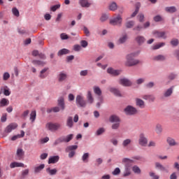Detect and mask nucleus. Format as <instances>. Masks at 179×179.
Here are the masks:
<instances>
[{
    "label": "nucleus",
    "mask_w": 179,
    "mask_h": 179,
    "mask_svg": "<svg viewBox=\"0 0 179 179\" xmlns=\"http://www.w3.org/2000/svg\"><path fill=\"white\" fill-rule=\"evenodd\" d=\"M139 54H141L140 50L127 55L126 61L124 62L125 66H135L139 65V64H141V60L135 59V57L139 55Z\"/></svg>",
    "instance_id": "obj_1"
},
{
    "label": "nucleus",
    "mask_w": 179,
    "mask_h": 179,
    "mask_svg": "<svg viewBox=\"0 0 179 179\" xmlns=\"http://www.w3.org/2000/svg\"><path fill=\"white\" fill-rule=\"evenodd\" d=\"M109 122H111V129L118 131L121 126V119L117 115H112L109 117Z\"/></svg>",
    "instance_id": "obj_2"
},
{
    "label": "nucleus",
    "mask_w": 179,
    "mask_h": 179,
    "mask_svg": "<svg viewBox=\"0 0 179 179\" xmlns=\"http://www.w3.org/2000/svg\"><path fill=\"white\" fill-rule=\"evenodd\" d=\"M73 139V134H68L67 136H62L57 138L53 143V146H58L59 143H68Z\"/></svg>",
    "instance_id": "obj_3"
},
{
    "label": "nucleus",
    "mask_w": 179,
    "mask_h": 179,
    "mask_svg": "<svg viewBox=\"0 0 179 179\" xmlns=\"http://www.w3.org/2000/svg\"><path fill=\"white\" fill-rule=\"evenodd\" d=\"M76 103L77 107H81L82 108H86L87 106V101L85 99L83 95H77L76 98Z\"/></svg>",
    "instance_id": "obj_4"
},
{
    "label": "nucleus",
    "mask_w": 179,
    "mask_h": 179,
    "mask_svg": "<svg viewBox=\"0 0 179 179\" xmlns=\"http://www.w3.org/2000/svg\"><path fill=\"white\" fill-rule=\"evenodd\" d=\"M46 128L48 131L54 132L58 131V129H61V124L49 122L46 124Z\"/></svg>",
    "instance_id": "obj_5"
},
{
    "label": "nucleus",
    "mask_w": 179,
    "mask_h": 179,
    "mask_svg": "<svg viewBox=\"0 0 179 179\" xmlns=\"http://www.w3.org/2000/svg\"><path fill=\"white\" fill-rule=\"evenodd\" d=\"M124 114H126V115H135L136 114L138 113V110L136 109V108L129 105L127 106L124 109Z\"/></svg>",
    "instance_id": "obj_6"
},
{
    "label": "nucleus",
    "mask_w": 179,
    "mask_h": 179,
    "mask_svg": "<svg viewBox=\"0 0 179 179\" xmlns=\"http://www.w3.org/2000/svg\"><path fill=\"white\" fill-rule=\"evenodd\" d=\"M68 80V73L66 71H60L57 74V82L59 83H65Z\"/></svg>",
    "instance_id": "obj_7"
},
{
    "label": "nucleus",
    "mask_w": 179,
    "mask_h": 179,
    "mask_svg": "<svg viewBox=\"0 0 179 179\" xmlns=\"http://www.w3.org/2000/svg\"><path fill=\"white\" fill-rule=\"evenodd\" d=\"M110 24L112 26H121L122 24V17L120 15H117L110 20Z\"/></svg>",
    "instance_id": "obj_8"
},
{
    "label": "nucleus",
    "mask_w": 179,
    "mask_h": 179,
    "mask_svg": "<svg viewBox=\"0 0 179 179\" xmlns=\"http://www.w3.org/2000/svg\"><path fill=\"white\" fill-rule=\"evenodd\" d=\"M118 83L124 87H131L132 86V81L127 78H121L118 80Z\"/></svg>",
    "instance_id": "obj_9"
},
{
    "label": "nucleus",
    "mask_w": 179,
    "mask_h": 179,
    "mask_svg": "<svg viewBox=\"0 0 179 179\" xmlns=\"http://www.w3.org/2000/svg\"><path fill=\"white\" fill-rule=\"evenodd\" d=\"M170 166L166 165V166H163L160 162H156L155 163V169L157 170H159L160 171H164V173H169V169Z\"/></svg>",
    "instance_id": "obj_10"
},
{
    "label": "nucleus",
    "mask_w": 179,
    "mask_h": 179,
    "mask_svg": "<svg viewBox=\"0 0 179 179\" xmlns=\"http://www.w3.org/2000/svg\"><path fill=\"white\" fill-rule=\"evenodd\" d=\"M138 144L140 145V146H146V145H148V138H146L145 134H140L138 138Z\"/></svg>",
    "instance_id": "obj_11"
},
{
    "label": "nucleus",
    "mask_w": 179,
    "mask_h": 179,
    "mask_svg": "<svg viewBox=\"0 0 179 179\" xmlns=\"http://www.w3.org/2000/svg\"><path fill=\"white\" fill-rule=\"evenodd\" d=\"M152 34L154 37H156V38H163L164 40L167 38V35L164 31H154Z\"/></svg>",
    "instance_id": "obj_12"
},
{
    "label": "nucleus",
    "mask_w": 179,
    "mask_h": 179,
    "mask_svg": "<svg viewBox=\"0 0 179 179\" xmlns=\"http://www.w3.org/2000/svg\"><path fill=\"white\" fill-rule=\"evenodd\" d=\"M108 90L109 92H110V93H112V94H114V96H115L116 97L122 96V94H121V91L118 88L114 87H109Z\"/></svg>",
    "instance_id": "obj_13"
},
{
    "label": "nucleus",
    "mask_w": 179,
    "mask_h": 179,
    "mask_svg": "<svg viewBox=\"0 0 179 179\" xmlns=\"http://www.w3.org/2000/svg\"><path fill=\"white\" fill-rule=\"evenodd\" d=\"M142 99L149 101L150 103H155V101H156V96L154 94H144L143 95Z\"/></svg>",
    "instance_id": "obj_14"
},
{
    "label": "nucleus",
    "mask_w": 179,
    "mask_h": 179,
    "mask_svg": "<svg viewBox=\"0 0 179 179\" xmlns=\"http://www.w3.org/2000/svg\"><path fill=\"white\" fill-rule=\"evenodd\" d=\"M107 72L108 73H109V75H112V76H120V75H121V70H117V69H114L113 68H108L107 69Z\"/></svg>",
    "instance_id": "obj_15"
},
{
    "label": "nucleus",
    "mask_w": 179,
    "mask_h": 179,
    "mask_svg": "<svg viewBox=\"0 0 179 179\" xmlns=\"http://www.w3.org/2000/svg\"><path fill=\"white\" fill-rule=\"evenodd\" d=\"M131 143H132V139L126 138L122 141V146L123 149H128V148H129V146H131Z\"/></svg>",
    "instance_id": "obj_16"
},
{
    "label": "nucleus",
    "mask_w": 179,
    "mask_h": 179,
    "mask_svg": "<svg viewBox=\"0 0 179 179\" xmlns=\"http://www.w3.org/2000/svg\"><path fill=\"white\" fill-rule=\"evenodd\" d=\"M122 163H124V167L131 169V167H132L134 160L129 158H124L122 159Z\"/></svg>",
    "instance_id": "obj_17"
},
{
    "label": "nucleus",
    "mask_w": 179,
    "mask_h": 179,
    "mask_svg": "<svg viewBox=\"0 0 179 179\" xmlns=\"http://www.w3.org/2000/svg\"><path fill=\"white\" fill-rule=\"evenodd\" d=\"M57 106H59L60 110L64 111L65 110V99L63 96H60L57 100Z\"/></svg>",
    "instance_id": "obj_18"
},
{
    "label": "nucleus",
    "mask_w": 179,
    "mask_h": 179,
    "mask_svg": "<svg viewBox=\"0 0 179 179\" xmlns=\"http://www.w3.org/2000/svg\"><path fill=\"white\" fill-rule=\"evenodd\" d=\"M126 22L124 23V27L126 29H132L135 26V21L129 20V17L126 18Z\"/></svg>",
    "instance_id": "obj_19"
},
{
    "label": "nucleus",
    "mask_w": 179,
    "mask_h": 179,
    "mask_svg": "<svg viewBox=\"0 0 179 179\" xmlns=\"http://www.w3.org/2000/svg\"><path fill=\"white\" fill-rule=\"evenodd\" d=\"M16 128H17V124L11 123L6 127L5 132H6V134H10V132H12V131H13V129H16Z\"/></svg>",
    "instance_id": "obj_20"
},
{
    "label": "nucleus",
    "mask_w": 179,
    "mask_h": 179,
    "mask_svg": "<svg viewBox=\"0 0 179 179\" xmlns=\"http://www.w3.org/2000/svg\"><path fill=\"white\" fill-rule=\"evenodd\" d=\"M173 92H174V86H171L165 90L163 93V96L165 98L170 97L171 94H173Z\"/></svg>",
    "instance_id": "obj_21"
},
{
    "label": "nucleus",
    "mask_w": 179,
    "mask_h": 179,
    "mask_svg": "<svg viewBox=\"0 0 179 179\" xmlns=\"http://www.w3.org/2000/svg\"><path fill=\"white\" fill-rule=\"evenodd\" d=\"M136 106L139 108H145V107H146V105L145 104V101L139 98L136 99Z\"/></svg>",
    "instance_id": "obj_22"
},
{
    "label": "nucleus",
    "mask_w": 179,
    "mask_h": 179,
    "mask_svg": "<svg viewBox=\"0 0 179 179\" xmlns=\"http://www.w3.org/2000/svg\"><path fill=\"white\" fill-rule=\"evenodd\" d=\"M166 142L169 146H178V142L176 141V140L171 137H168L166 138Z\"/></svg>",
    "instance_id": "obj_23"
},
{
    "label": "nucleus",
    "mask_w": 179,
    "mask_h": 179,
    "mask_svg": "<svg viewBox=\"0 0 179 179\" xmlns=\"http://www.w3.org/2000/svg\"><path fill=\"white\" fill-rule=\"evenodd\" d=\"M49 69H50L48 67H45L39 73L38 78L41 79H45V78H47V71Z\"/></svg>",
    "instance_id": "obj_24"
},
{
    "label": "nucleus",
    "mask_w": 179,
    "mask_h": 179,
    "mask_svg": "<svg viewBox=\"0 0 179 179\" xmlns=\"http://www.w3.org/2000/svg\"><path fill=\"white\" fill-rule=\"evenodd\" d=\"M59 161V156H52L48 159V164H55V163H58Z\"/></svg>",
    "instance_id": "obj_25"
},
{
    "label": "nucleus",
    "mask_w": 179,
    "mask_h": 179,
    "mask_svg": "<svg viewBox=\"0 0 179 179\" xmlns=\"http://www.w3.org/2000/svg\"><path fill=\"white\" fill-rule=\"evenodd\" d=\"M78 3L82 8H90V6L92 5L89 3V0H79Z\"/></svg>",
    "instance_id": "obj_26"
},
{
    "label": "nucleus",
    "mask_w": 179,
    "mask_h": 179,
    "mask_svg": "<svg viewBox=\"0 0 179 179\" xmlns=\"http://www.w3.org/2000/svg\"><path fill=\"white\" fill-rule=\"evenodd\" d=\"M31 63L34 66H44L47 64L45 62L37 59L32 60Z\"/></svg>",
    "instance_id": "obj_27"
},
{
    "label": "nucleus",
    "mask_w": 179,
    "mask_h": 179,
    "mask_svg": "<svg viewBox=\"0 0 179 179\" xmlns=\"http://www.w3.org/2000/svg\"><path fill=\"white\" fill-rule=\"evenodd\" d=\"M87 101L88 104H93L94 103V98H93V95L90 91H88L87 93Z\"/></svg>",
    "instance_id": "obj_28"
},
{
    "label": "nucleus",
    "mask_w": 179,
    "mask_h": 179,
    "mask_svg": "<svg viewBox=\"0 0 179 179\" xmlns=\"http://www.w3.org/2000/svg\"><path fill=\"white\" fill-rule=\"evenodd\" d=\"M164 10L166 13H176L177 12V7L174 6L165 7Z\"/></svg>",
    "instance_id": "obj_29"
},
{
    "label": "nucleus",
    "mask_w": 179,
    "mask_h": 179,
    "mask_svg": "<svg viewBox=\"0 0 179 179\" xmlns=\"http://www.w3.org/2000/svg\"><path fill=\"white\" fill-rule=\"evenodd\" d=\"M166 58L167 57L164 55H157L153 57V59L154 61L162 62L163 61H166Z\"/></svg>",
    "instance_id": "obj_30"
},
{
    "label": "nucleus",
    "mask_w": 179,
    "mask_h": 179,
    "mask_svg": "<svg viewBox=\"0 0 179 179\" xmlns=\"http://www.w3.org/2000/svg\"><path fill=\"white\" fill-rule=\"evenodd\" d=\"M66 125L68 128H73V118L71 116L67 117Z\"/></svg>",
    "instance_id": "obj_31"
},
{
    "label": "nucleus",
    "mask_w": 179,
    "mask_h": 179,
    "mask_svg": "<svg viewBox=\"0 0 179 179\" xmlns=\"http://www.w3.org/2000/svg\"><path fill=\"white\" fill-rule=\"evenodd\" d=\"M155 132L157 135H162V133L163 132V126L161 124L157 123L155 125Z\"/></svg>",
    "instance_id": "obj_32"
},
{
    "label": "nucleus",
    "mask_w": 179,
    "mask_h": 179,
    "mask_svg": "<svg viewBox=\"0 0 179 179\" xmlns=\"http://www.w3.org/2000/svg\"><path fill=\"white\" fill-rule=\"evenodd\" d=\"M46 173L49 174V176H56L57 173H58V170L57 168L50 169V167L46 169Z\"/></svg>",
    "instance_id": "obj_33"
},
{
    "label": "nucleus",
    "mask_w": 179,
    "mask_h": 179,
    "mask_svg": "<svg viewBox=\"0 0 179 179\" xmlns=\"http://www.w3.org/2000/svg\"><path fill=\"white\" fill-rule=\"evenodd\" d=\"M3 93L4 96H10V91L8 89V87H2L0 90V94Z\"/></svg>",
    "instance_id": "obj_34"
},
{
    "label": "nucleus",
    "mask_w": 179,
    "mask_h": 179,
    "mask_svg": "<svg viewBox=\"0 0 179 179\" xmlns=\"http://www.w3.org/2000/svg\"><path fill=\"white\" fill-rule=\"evenodd\" d=\"M69 52H71V51L69 50H68L66 48H63L58 51L57 55H58V57H62V55H66L69 54Z\"/></svg>",
    "instance_id": "obj_35"
},
{
    "label": "nucleus",
    "mask_w": 179,
    "mask_h": 179,
    "mask_svg": "<svg viewBox=\"0 0 179 179\" xmlns=\"http://www.w3.org/2000/svg\"><path fill=\"white\" fill-rule=\"evenodd\" d=\"M136 41L138 44V45H142V44H143V43H145V41H146V39L145 38V37H143L142 36H138L136 38Z\"/></svg>",
    "instance_id": "obj_36"
},
{
    "label": "nucleus",
    "mask_w": 179,
    "mask_h": 179,
    "mask_svg": "<svg viewBox=\"0 0 179 179\" xmlns=\"http://www.w3.org/2000/svg\"><path fill=\"white\" fill-rule=\"evenodd\" d=\"M127 40H128V34H124L122 35V36H120L118 41H119L120 44H124V43L127 42Z\"/></svg>",
    "instance_id": "obj_37"
},
{
    "label": "nucleus",
    "mask_w": 179,
    "mask_h": 179,
    "mask_svg": "<svg viewBox=\"0 0 179 179\" xmlns=\"http://www.w3.org/2000/svg\"><path fill=\"white\" fill-rule=\"evenodd\" d=\"M109 10H112L113 12H115V10H117L118 9V6L117 5V3L112 2L109 4L108 6Z\"/></svg>",
    "instance_id": "obj_38"
},
{
    "label": "nucleus",
    "mask_w": 179,
    "mask_h": 179,
    "mask_svg": "<svg viewBox=\"0 0 179 179\" xmlns=\"http://www.w3.org/2000/svg\"><path fill=\"white\" fill-rule=\"evenodd\" d=\"M89 157H90V154L89 152H85L83 155L81 160L83 163H87L89 162Z\"/></svg>",
    "instance_id": "obj_39"
},
{
    "label": "nucleus",
    "mask_w": 179,
    "mask_h": 179,
    "mask_svg": "<svg viewBox=\"0 0 179 179\" xmlns=\"http://www.w3.org/2000/svg\"><path fill=\"white\" fill-rule=\"evenodd\" d=\"M6 106H9V100L6 99V98H3L0 101V107H6Z\"/></svg>",
    "instance_id": "obj_40"
},
{
    "label": "nucleus",
    "mask_w": 179,
    "mask_h": 179,
    "mask_svg": "<svg viewBox=\"0 0 179 179\" xmlns=\"http://www.w3.org/2000/svg\"><path fill=\"white\" fill-rule=\"evenodd\" d=\"M44 167H45V165L44 164H42L38 166H36L34 168L35 174H38V173H40L44 169Z\"/></svg>",
    "instance_id": "obj_41"
},
{
    "label": "nucleus",
    "mask_w": 179,
    "mask_h": 179,
    "mask_svg": "<svg viewBox=\"0 0 179 179\" xmlns=\"http://www.w3.org/2000/svg\"><path fill=\"white\" fill-rule=\"evenodd\" d=\"M143 30V25L138 24L133 28V31L139 33Z\"/></svg>",
    "instance_id": "obj_42"
},
{
    "label": "nucleus",
    "mask_w": 179,
    "mask_h": 179,
    "mask_svg": "<svg viewBox=\"0 0 179 179\" xmlns=\"http://www.w3.org/2000/svg\"><path fill=\"white\" fill-rule=\"evenodd\" d=\"M129 176H131V168H127L124 166L123 177H129Z\"/></svg>",
    "instance_id": "obj_43"
},
{
    "label": "nucleus",
    "mask_w": 179,
    "mask_h": 179,
    "mask_svg": "<svg viewBox=\"0 0 179 179\" xmlns=\"http://www.w3.org/2000/svg\"><path fill=\"white\" fill-rule=\"evenodd\" d=\"M156 84L153 81H150L145 85V89H153Z\"/></svg>",
    "instance_id": "obj_44"
},
{
    "label": "nucleus",
    "mask_w": 179,
    "mask_h": 179,
    "mask_svg": "<svg viewBox=\"0 0 179 179\" xmlns=\"http://www.w3.org/2000/svg\"><path fill=\"white\" fill-rule=\"evenodd\" d=\"M132 171L134 174H141V173H142V171H141V168H139V166L136 165L132 167Z\"/></svg>",
    "instance_id": "obj_45"
},
{
    "label": "nucleus",
    "mask_w": 179,
    "mask_h": 179,
    "mask_svg": "<svg viewBox=\"0 0 179 179\" xmlns=\"http://www.w3.org/2000/svg\"><path fill=\"white\" fill-rule=\"evenodd\" d=\"M104 132H106V129H104V127H101L96 130L95 135L96 136H100V135H103Z\"/></svg>",
    "instance_id": "obj_46"
},
{
    "label": "nucleus",
    "mask_w": 179,
    "mask_h": 179,
    "mask_svg": "<svg viewBox=\"0 0 179 179\" xmlns=\"http://www.w3.org/2000/svg\"><path fill=\"white\" fill-rule=\"evenodd\" d=\"M166 45V43L162 42L159 43H157V45H155L152 46V50H159V48H162V47H164Z\"/></svg>",
    "instance_id": "obj_47"
},
{
    "label": "nucleus",
    "mask_w": 179,
    "mask_h": 179,
    "mask_svg": "<svg viewBox=\"0 0 179 179\" xmlns=\"http://www.w3.org/2000/svg\"><path fill=\"white\" fill-rule=\"evenodd\" d=\"M94 93H95L96 96H99V97H102L101 90L99 87H94Z\"/></svg>",
    "instance_id": "obj_48"
},
{
    "label": "nucleus",
    "mask_w": 179,
    "mask_h": 179,
    "mask_svg": "<svg viewBox=\"0 0 179 179\" xmlns=\"http://www.w3.org/2000/svg\"><path fill=\"white\" fill-rule=\"evenodd\" d=\"M170 43L172 47H177L179 44V41L178 38H173L171 40Z\"/></svg>",
    "instance_id": "obj_49"
},
{
    "label": "nucleus",
    "mask_w": 179,
    "mask_h": 179,
    "mask_svg": "<svg viewBox=\"0 0 179 179\" xmlns=\"http://www.w3.org/2000/svg\"><path fill=\"white\" fill-rule=\"evenodd\" d=\"M76 149H78V145H69L66 147V152H68L71 151H75Z\"/></svg>",
    "instance_id": "obj_50"
},
{
    "label": "nucleus",
    "mask_w": 179,
    "mask_h": 179,
    "mask_svg": "<svg viewBox=\"0 0 179 179\" xmlns=\"http://www.w3.org/2000/svg\"><path fill=\"white\" fill-rule=\"evenodd\" d=\"M98 100H99V102L96 103V107L97 108H100V107L101 106V104H103V96H98Z\"/></svg>",
    "instance_id": "obj_51"
},
{
    "label": "nucleus",
    "mask_w": 179,
    "mask_h": 179,
    "mask_svg": "<svg viewBox=\"0 0 179 179\" xmlns=\"http://www.w3.org/2000/svg\"><path fill=\"white\" fill-rule=\"evenodd\" d=\"M169 80H174V79H177V74L176 73H171L168 75Z\"/></svg>",
    "instance_id": "obj_52"
},
{
    "label": "nucleus",
    "mask_w": 179,
    "mask_h": 179,
    "mask_svg": "<svg viewBox=\"0 0 179 179\" xmlns=\"http://www.w3.org/2000/svg\"><path fill=\"white\" fill-rule=\"evenodd\" d=\"M36 110H33L30 114V118H29L31 122H34V121H36Z\"/></svg>",
    "instance_id": "obj_53"
},
{
    "label": "nucleus",
    "mask_w": 179,
    "mask_h": 179,
    "mask_svg": "<svg viewBox=\"0 0 179 179\" xmlns=\"http://www.w3.org/2000/svg\"><path fill=\"white\" fill-rule=\"evenodd\" d=\"M145 80H146V79L145 78H140L136 80V85H138L139 86V85L145 83Z\"/></svg>",
    "instance_id": "obj_54"
},
{
    "label": "nucleus",
    "mask_w": 179,
    "mask_h": 179,
    "mask_svg": "<svg viewBox=\"0 0 179 179\" xmlns=\"http://www.w3.org/2000/svg\"><path fill=\"white\" fill-rule=\"evenodd\" d=\"M108 20V14H106V13H103L101 15V17H100V21L101 22H106V20Z\"/></svg>",
    "instance_id": "obj_55"
},
{
    "label": "nucleus",
    "mask_w": 179,
    "mask_h": 179,
    "mask_svg": "<svg viewBox=\"0 0 179 179\" xmlns=\"http://www.w3.org/2000/svg\"><path fill=\"white\" fill-rule=\"evenodd\" d=\"M12 12H13V14L14 15V16H16L17 17H19V16H20V14L19 13V10H17L16 8V7L13 8Z\"/></svg>",
    "instance_id": "obj_56"
},
{
    "label": "nucleus",
    "mask_w": 179,
    "mask_h": 179,
    "mask_svg": "<svg viewBox=\"0 0 179 179\" xmlns=\"http://www.w3.org/2000/svg\"><path fill=\"white\" fill-rule=\"evenodd\" d=\"M24 155V151H23V149L18 148L17 150V156H18V157H22V156H23Z\"/></svg>",
    "instance_id": "obj_57"
},
{
    "label": "nucleus",
    "mask_w": 179,
    "mask_h": 179,
    "mask_svg": "<svg viewBox=\"0 0 179 179\" xmlns=\"http://www.w3.org/2000/svg\"><path fill=\"white\" fill-rule=\"evenodd\" d=\"M113 176H120L121 174V169L120 168H115L112 172Z\"/></svg>",
    "instance_id": "obj_58"
},
{
    "label": "nucleus",
    "mask_w": 179,
    "mask_h": 179,
    "mask_svg": "<svg viewBox=\"0 0 179 179\" xmlns=\"http://www.w3.org/2000/svg\"><path fill=\"white\" fill-rule=\"evenodd\" d=\"M138 22H140V23H143L145 22V15H143V13H140L138 15Z\"/></svg>",
    "instance_id": "obj_59"
},
{
    "label": "nucleus",
    "mask_w": 179,
    "mask_h": 179,
    "mask_svg": "<svg viewBox=\"0 0 179 179\" xmlns=\"http://www.w3.org/2000/svg\"><path fill=\"white\" fill-rule=\"evenodd\" d=\"M149 176L152 179H159V176L156 175V173L153 171L149 172Z\"/></svg>",
    "instance_id": "obj_60"
},
{
    "label": "nucleus",
    "mask_w": 179,
    "mask_h": 179,
    "mask_svg": "<svg viewBox=\"0 0 179 179\" xmlns=\"http://www.w3.org/2000/svg\"><path fill=\"white\" fill-rule=\"evenodd\" d=\"M60 8H61V4H57L50 7V10H52V12H55L57 9H59Z\"/></svg>",
    "instance_id": "obj_61"
},
{
    "label": "nucleus",
    "mask_w": 179,
    "mask_h": 179,
    "mask_svg": "<svg viewBox=\"0 0 179 179\" xmlns=\"http://www.w3.org/2000/svg\"><path fill=\"white\" fill-rule=\"evenodd\" d=\"M153 20L155 22H162L163 20V17L160 15H157L153 17Z\"/></svg>",
    "instance_id": "obj_62"
},
{
    "label": "nucleus",
    "mask_w": 179,
    "mask_h": 179,
    "mask_svg": "<svg viewBox=\"0 0 179 179\" xmlns=\"http://www.w3.org/2000/svg\"><path fill=\"white\" fill-rule=\"evenodd\" d=\"M103 164V159L101 158H98L95 160V166H96V167H99V166H100V164Z\"/></svg>",
    "instance_id": "obj_63"
},
{
    "label": "nucleus",
    "mask_w": 179,
    "mask_h": 179,
    "mask_svg": "<svg viewBox=\"0 0 179 179\" xmlns=\"http://www.w3.org/2000/svg\"><path fill=\"white\" fill-rule=\"evenodd\" d=\"M173 55L178 61H179V50H175L173 52Z\"/></svg>",
    "instance_id": "obj_64"
}]
</instances>
